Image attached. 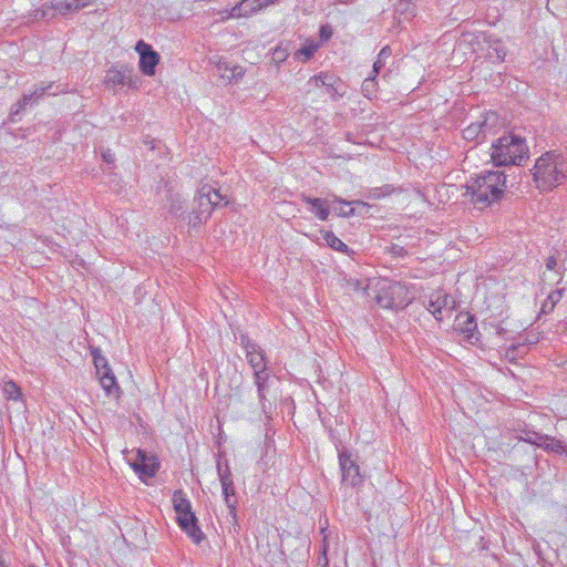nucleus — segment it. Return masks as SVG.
I'll return each mask as SVG.
<instances>
[{
    "label": "nucleus",
    "mask_w": 567,
    "mask_h": 567,
    "mask_svg": "<svg viewBox=\"0 0 567 567\" xmlns=\"http://www.w3.org/2000/svg\"><path fill=\"white\" fill-rule=\"evenodd\" d=\"M533 176L538 189L551 190L567 179V162L561 154L547 152L536 161Z\"/></svg>",
    "instance_id": "f257e3e1"
},
{
    "label": "nucleus",
    "mask_w": 567,
    "mask_h": 567,
    "mask_svg": "<svg viewBox=\"0 0 567 567\" xmlns=\"http://www.w3.org/2000/svg\"><path fill=\"white\" fill-rule=\"evenodd\" d=\"M172 502L177 514L176 520L178 526L195 544H199L205 538V535L198 526V519L192 511L189 499L182 489H177L173 494Z\"/></svg>",
    "instance_id": "f03ea898"
},
{
    "label": "nucleus",
    "mask_w": 567,
    "mask_h": 567,
    "mask_svg": "<svg viewBox=\"0 0 567 567\" xmlns=\"http://www.w3.org/2000/svg\"><path fill=\"white\" fill-rule=\"evenodd\" d=\"M412 298L404 285L398 281L380 279L375 284V301L384 309H403Z\"/></svg>",
    "instance_id": "7ed1b4c3"
},
{
    "label": "nucleus",
    "mask_w": 567,
    "mask_h": 567,
    "mask_svg": "<svg viewBox=\"0 0 567 567\" xmlns=\"http://www.w3.org/2000/svg\"><path fill=\"white\" fill-rule=\"evenodd\" d=\"M528 147L525 140L508 132L498 137V166L522 165L528 158Z\"/></svg>",
    "instance_id": "20e7f679"
},
{
    "label": "nucleus",
    "mask_w": 567,
    "mask_h": 567,
    "mask_svg": "<svg viewBox=\"0 0 567 567\" xmlns=\"http://www.w3.org/2000/svg\"><path fill=\"white\" fill-rule=\"evenodd\" d=\"M494 174L480 176L466 185L464 196H471L473 204L480 208L488 206L496 199V184L492 182Z\"/></svg>",
    "instance_id": "39448f33"
},
{
    "label": "nucleus",
    "mask_w": 567,
    "mask_h": 567,
    "mask_svg": "<svg viewBox=\"0 0 567 567\" xmlns=\"http://www.w3.org/2000/svg\"><path fill=\"white\" fill-rule=\"evenodd\" d=\"M93 357L94 367L99 377L101 386L107 396L118 399L122 394L121 388L117 384L116 378L110 368L107 360L102 355L99 349L91 351Z\"/></svg>",
    "instance_id": "423d86ee"
},
{
    "label": "nucleus",
    "mask_w": 567,
    "mask_h": 567,
    "mask_svg": "<svg viewBox=\"0 0 567 567\" xmlns=\"http://www.w3.org/2000/svg\"><path fill=\"white\" fill-rule=\"evenodd\" d=\"M105 84L107 87L128 86L137 90L141 85V79L132 65L115 63L106 71Z\"/></svg>",
    "instance_id": "0eeeda50"
},
{
    "label": "nucleus",
    "mask_w": 567,
    "mask_h": 567,
    "mask_svg": "<svg viewBox=\"0 0 567 567\" xmlns=\"http://www.w3.org/2000/svg\"><path fill=\"white\" fill-rule=\"evenodd\" d=\"M338 457L342 473V482L351 485L352 487L360 485L363 482V477L360 473L359 465L352 457V454L347 449H342L339 451Z\"/></svg>",
    "instance_id": "6e6552de"
},
{
    "label": "nucleus",
    "mask_w": 567,
    "mask_h": 567,
    "mask_svg": "<svg viewBox=\"0 0 567 567\" xmlns=\"http://www.w3.org/2000/svg\"><path fill=\"white\" fill-rule=\"evenodd\" d=\"M135 51L140 55V71L146 76H153L156 72V66L161 61V55L158 52H156L152 45L143 40L137 41Z\"/></svg>",
    "instance_id": "1a4fd4ad"
},
{
    "label": "nucleus",
    "mask_w": 567,
    "mask_h": 567,
    "mask_svg": "<svg viewBox=\"0 0 567 567\" xmlns=\"http://www.w3.org/2000/svg\"><path fill=\"white\" fill-rule=\"evenodd\" d=\"M495 114L492 113L488 116H485L483 121L472 123L467 127H465L462 132L463 138L466 141H474L476 143L483 142L488 134H495Z\"/></svg>",
    "instance_id": "9d476101"
},
{
    "label": "nucleus",
    "mask_w": 567,
    "mask_h": 567,
    "mask_svg": "<svg viewBox=\"0 0 567 567\" xmlns=\"http://www.w3.org/2000/svg\"><path fill=\"white\" fill-rule=\"evenodd\" d=\"M241 344L245 348L246 359L254 371V375L268 372L267 357L260 346L249 339H243Z\"/></svg>",
    "instance_id": "9b49d317"
},
{
    "label": "nucleus",
    "mask_w": 567,
    "mask_h": 567,
    "mask_svg": "<svg viewBox=\"0 0 567 567\" xmlns=\"http://www.w3.org/2000/svg\"><path fill=\"white\" fill-rule=\"evenodd\" d=\"M454 329L463 333L466 340L474 344L478 340L477 323L474 315L460 312L454 320Z\"/></svg>",
    "instance_id": "f8f14e48"
},
{
    "label": "nucleus",
    "mask_w": 567,
    "mask_h": 567,
    "mask_svg": "<svg viewBox=\"0 0 567 567\" xmlns=\"http://www.w3.org/2000/svg\"><path fill=\"white\" fill-rule=\"evenodd\" d=\"M426 308L436 320H441L442 310L452 311L455 308V300L445 291L436 290L431 293Z\"/></svg>",
    "instance_id": "ddd939ff"
},
{
    "label": "nucleus",
    "mask_w": 567,
    "mask_h": 567,
    "mask_svg": "<svg viewBox=\"0 0 567 567\" xmlns=\"http://www.w3.org/2000/svg\"><path fill=\"white\" fill-rule=\"evenodd\" d=\"M132 467L135 472L147 477H153L158 468L154 457L148 456L144 451L137 450L136 458L132 463Z\"/></svg>",
    "instance_id": "4468645a"
},
{
    "label": "nucleus",
    "mask_w": 567,
    "mask_h": 567,
    "mask_svg": "<svg viewBox=\"0 0 567 567\" xmlns=\"http://www.w3.org/2000/svg\"><path fill=\"white\" fill-rule=\"evenodd\" d=\"M53 87V82L48 85H40L34 89L33 92L24 94L23 97L13 106L16 107L12 113H19L23 111L28 105L38 103L49 91Z\"/></svg>",
    "instance_id": "2eb2a0df"
},
{
    "label": "nucleus",
    "mask_w": 567,
    "mask_h": 567,
    "mask_svg": "<svg viewBox=\"0 0 567 567\" xmlns=\"http://www.w3.org/2000/svg\"><path fill=\"white\" fill-rule=\"evenodd\" d=\"M264 9L258 0H241L229 11L228 18L248 17Z\"/></svg>",
    "instance_id": "dca6fc26"
},
{
    "label": "nucleus",
    "mask_w": 567,
    "mask_h": 567,
    "mask_svg": "<svg viewBox=\"0 0 567 567\" xmlns=\"http://www.w3.org/2000/svg\"><path fill=\"white\" fill-rule=\"evenodd\" d=\"M213 193V186L210 185H203L197 194V197L195 198V203L197 204V209H199V215H203L204 217H209L212 214V210L214 209L210 200V195Z\"/></svg>",
    "instance_id": "f3484780"
},
{
    "label": "nucleus",
    "mask_w": 567,
    "mask_h": 567,
    "mask_svg": "<svg viewBox=\"0 0 567 567\" xmlns=\"http://www.w3.org/2000/svg\"><path fill=\"white\" fill-rule=\"evenodd\" d=\"M302 202L311 206V210L316 214V216L324 221L329 218L330 207L328 205V200L323 198H313L307 195L301 196Z\"/></svg>",
    "instance_id": "a211bd4d"
},
{
    "label": "nucleus",
    "mask_w": 567,
    "mask_h": 567,
    "mask_svg": "<svg viewBox=\"0 0 567 567\" xmlns=\"http://www.w3.org/2000/svg\"><path fill=\"white\" fill-rule=\"evenodd\" d=\"M217 71L219 72L223 79H226L228 82H237L244 76V68L235 64L229 65L226 61H219L217 63Z\"/></svg>",
    "instance_id": "6ab92c4d"
},
{
    "label": "nucleus",
    "mask_w": 567,
    "mask_h": 567,
    "mask_svg": "<svg viewBox=\"0 0 567 567\" xmlns=\"http://www.w3.org/2000/svg\"><path fill=\"white\" fill-rule=\"evenodd\" d=\"M269 378H270V373L269 372H264V373H259V374H255L254 375V383H255V385L257 388L259 403H260V406H261L264 412H266V410H267L266 393L268 391V380H269Z\"/></svg>",
    "instance_id": "aec40b11"
},
{
    "label": "nucleus",
    "mask_w": 567,
    "mask_h": 567,
    "mask_svg": "<svg viewBox=\"0 0 567 567\" xmlns=\"http://www.w3.org/2000/svg\"><path fill=\"white\" fill-rule=\"evenodd\" d=\"M564 292V289H556L551 291L542 303L538 317L551 313L557 303L563 299Z\"/></svg>",
    "instance_id": "412c9836"
},
{
    "label": "nucleus",
    "mask_w": 567,
    "mask_h": 567,
    "mask_svg": "<svg viewBox=\"0 0 567 567\" xmlns=\"http://www.w3.org/2000/svg\"><path fill=\"white\" fill-rule=\"evenodd\" d=\"M85 6L86 3L80 0H55L53 2V9L60 14L78 11Z\"/></svg>",
    "instance_id": "4be33fe9"
},
{
    "label": "nucleus",
    "mask_w": 567,
    "mask_h": 567,
    "mask_svg": "<svg viewBox=\"0 0 567 567\" xmlns=\"http://www.w3.org/2000/svg\"><path fill=\"white\" fill-rule=\"evenodd\" d=\"M221 488H223V495L225 503L229 509V514L233 516V518H236V501H233L231 497L235 496V487L234 482H223Z\"/></svg>",
    "instance_id": "5701e85b"
},
{
    "label": "nucleus",
    "mask_w": 567,
    "mask_h": 567,
    "mask_svg": "<svg viewBox=\"0 0 567 567\" xmlns=\"http://www.w3.org/2000/svg\"><path fill=\"white\" fill-rule=\"evenodd\" d=\"M333 204H339L340 206H333V210L338 216L342 217H350L354 215V208H350L348 210L344 209V206H349L351 204L367 206L364 202L361 200H353V202H347L340 197H334Z\"/></svg>",
    "instance_id": "b1692460"
},
{
    "label": "nucleus",
    "mask_w": 567,
    "mask_h": 567,
    "mask_svg": "<svg viewBox=\"0 0 567 567\" xmlns=\"http://www.w3.org/2000/svg\"><path fill=\"white\" fill-rule=\"evenodd\" d=\"M323 239L330 248L341 251V252H344V254L350 252L349 247L340 238H338L332 231H326L323 235Z\"/></svg>",
    "instance_id": "393cba45"
},
{
    "label": "nucleus",
    "mask_w": 567,
    "mask_h": 567,
    "mask_svg": "<svg viewBox=\"0 0 567 567\" xmlns=\"http://www.w3.org/2000/svg\"><path fill=\"white\" fill-rule=\"evenodd\" d=\"M391 54L392 51L389 45H385L384 48L381 49L372 68V73L374 74V76H377L380 73V70L385 65V62L391 56Z\"/></svg>",
    "instance_id": "a878e982"
},
{
    "label": "nucleus",
    "mask_w": 567,
    "mask_h": 567,
    "mask_svg": "<svg viewBox=\"0 0 567 567\" xmlns=\"http://www.w3.org/2000/svg\"><path fill=\"white\" fill-rule=\"evenodd\" d=\"M330 85L331 86H327L324 90H326V93L329 94L333 100H337L344 95L346 91H344L343 84L339 78L334 76L331 80Z\"/></svg>",
    "instance_id": "bb28decb"
},
{
    "label": "nucleus",
    "mask_w": 567,
    "mask_h": 567,
    "mask_svg": "<svg viewBox=\"0 0 567 567\" xmlns=\"http://www.w3.org/2000/svg\"><path fill=\"white\" fill-rule=\"evenodd\" d=\"M317 50H318V44L311 42V43L298 49L295 52V58L306 62L315 55Z\"/></svg>",
    "instance_id": "cd10ccee"
},
{
    "label": "nucleus",
    "mask_w": 567,
    "mask_h": 567,
    "mask_svg": "<svg viewBox=\"0 0 567 567\" xmlns=\"http://www.w3.org/2000/svg\"><path fill=\"white\" fill-rule=\"evenodd\" d=\"M334 78L333 74L321 72L311 76L308 81L309 84H312L316 87H327L331 86L330 82Z\"/></svg>",
    "instance_id": "c85d7f7f"
},
{
    "label": "nucleus",
    "mask_w": 567,
    "mask_h": 567,
    "mask_svg": "<svg viewBox=\"0 0 567 567\" xmlns=\"http://www.w3.org/2000/svg\"><path fill=\"white\" fill-rule=\"evenodd\" d=\"M348 292L350 291H367L368 285H364L361 280L355 278H343L341 285Z\"/></svg>",
    "instance_id": "c756f323"
},
{
    "label": "nucleus",
    "mask_w": 567,
    "mask_h": 567,
    "mask_svg": "<svg viewBox=\"0 0 567 567\" xmlns=\"http://www.w3.org/2000/svg\"><path fill=\"white\" fill-rule=\"evenodd\" d=\"M539 440L542 441L538 443V445L545 446L546 450L556 452V453H563L564 452V445L560 441L555 440L549 436H540Z\"/></svg>",
    "instance_id": "7c9ffc66"
},
{
    "label": "nucleus",
    "mask_w": 567,
    "mask_h": 567,
    "mask_svg": "<svg viewBox=\"0 0 567 567\" xmlns=\"http://www.w3.org/2000/svg\"><path fill=\"white\" fill-rule=\"evenodd\" d=\"M3 393L8 400L17 401L21 398V389L13 381H7L4 383Z\"/></svg>",
    "instance_id": "2f4dec72"
},
{
    "label": "nucleus",
    "mask_w": 567,
    "mask_h": 567,
    "mask_svg": "<svg viewBox=\"0 0 567 567\" xmlns=\"http://www.w3.org/2000/svg\"><path fill=\"white\" fill-rule=\"evenodd\" d=\"M393 192H394L393 186L386 184L381 187L372 188L368 195V198L373 199V200L381 199L383 197L391 195Z\"/></svg>",
    "instance_id": "473e14b6"
},
{
    "label": "nucleus",
    "mask_w": 567,
    "mask_h": 567,
    "mask_svg": "<svg viewBox=\"0 0 567 567\" xmlns=\"http://www.w3.org/2000/svg\"><path fill=\"white\" fill-rule=\"evenodd\" d=\"M377 92V82H375V76H370V78H367L363 83H362V93L364 96H367L368 99H372V96L375 94Z\"/></svg>",
    "instance_id": "72a5a7b5"
},
{
    "label": "nucleus",
    "mask_w": 567,
    "mask_h": 567,
    "mask_svg": "<svg viewBox=\"0 0 567 567\" xmlns=\"http://www.w3.org/2000/svg\"><path fill=\"white\" fill-rule=\"evenodd\" d=\"M56 11L53 9V3L51 6L43 4V7L39 10H35L33 13L34 20L40 19H51L55 16Z\"/></svg>",
    "instance_id": "f704fd0d"
},
{
    "label": "nucleus",
    "mask_w": 567,
    "mask_h": 567,
    "mask_svg": "<svg viewBox=\"0 0 567 567\" xmlns=\"http://www.w3.org/2000/svg\"><path fill=\"white\" fill-rule=\"evenodd\" d=\"M188 225L192 227L199 226L203 221H206L208 217H204L203 215H199V209L194 208L192 213L187 216Z\"/></svg>",
    "instance_id": "c9c22d12"
},
{
    "label": "nucleus",
    "mask_w": 567,
    "mask_h": 567,
    "mask_svg": "<svg viewBox=\"0 0 567 567\" xmlns=\"http://www.w3.org/2000/svg\"><path fill=\"white\" fill-rule=\"evenodd\" d=\"M217 471L220 483L233 481L231 472L227 463L225 465L218 464Z\"/></svg>",
    "instance_id": "e433bc0d"
},
{
    "label": "nucleus",
    "mask_w": 567,
    "mask_h": 567,
    "mask_svg": "<svg viewBox=\"0 0 567 567\" xmlns=\"http://www.w3.org/2000/svg\"><path fill=\"white\" fill-rule=\"evenodd\" d=\"M288 55H289V52L286 48L277 47L272 52V60L277 63H281V62L286 61Z\"/></svg>",
    "instance_id": "4c0bfd02"
},
{
    "label": "nucleus",
    "mask_w": 567,
    "mask_h": 567,
    "mask_svg": "<svg viewBox=\"0 0 567 567\" xmlns=\"http://www.w3.org/2000/svg\"><path fill=\"white\" fill-rule=\"evenodd\" d=\"M224 196L213 187V193L210 195V200H212V205L213 207H218L220 205H223V200H224ZM228 202H225L224 205H227Z\"/></svg>",
    "instance_id": "58836bf2"
},
{
    "label": "nucleus",
    "mask_w": 567,
    "mask_h": 567,
    "mask_svg": "<svg viewBox=\"0 0 567 567\" xmlns=\"http://www.w3.org/2000/svg\"><path fill=\"white\" fill-rule=\"evenodd\" d=\"M169 213L175 216H179L181 214H183L184 213L183 202H181L179 199L172 200V203L169 205Z\"/></svg>",
    "instance_id": "ea45409f"
},
{
    "label": "nucleus",
    "mask_w": 567,
    "mask_h": 567,
    "mask_svg": "<svg viewBox=\"0 0 567 567\" xmlns=\"http://www.w3.org/2000/svg\"><path fill=\"white\" fill-rule=\"evenodd\" d=\"M329 566V559L327 557V546L324 545L321 550V555L318 558V567H328Z\"/></svg>",
    "instance_id": "a19ab883"
},
{
    "label": "nucleus",
    "mask_w": 567,
    "mask_h": 567,
    "mask_svg": "<svg viewBox=\"0 0 567 567\" xmlns=\"http://www.w3.org/2000/svg\"><path fill=\"white\" fill-rule=\"evenodd\" d=\"M102 158L105 163L113 164L115 162V154L107 148L102 152Z\"/></svg>",
    "instance_id": "79ce46f5"
},
{
    "label": "nucleus",
    "mask_w": 567,
    "mask_h": 567,
    "mask_svg": "<svg viewBox=\"0 0 567 567\" xmlns=\"http://www.w3.org/2000/svg\"><path fill=\"white\" fill-rule=\"evenodd\" d=\"M556 266H557L556 257H554V256L548 257L546 260V268L548 270H554L556 268Z\"/></svg>",
    "instance_id": "37998d69"
},
{
    "label": "nucleus",
    "mask_w": 567,
    "mask_h": 567,
    "mask_svg": "<svg viewBox=\"0 0 567 567\" xmlns=\"http://www.w3.org/2000/svg\"><path fill=\"white\" fill-rule=\"evenodd\" d=\"M332 32L328 27H321L320 37L324 40H328L331 37Z\"/></svg>",
    "instance_id": "c03bdc74"
},
{
    "label": "nucleus",
    "mask_w": 567,
    "mask_h": 567,
    "mask_svg": "<svg viewBox=\"0 0 567 567\" xmlns=\"http://www.w3.org/2000/svg\"><path fill=\"white\" fill-rule=\"evenodd\" d=\"M491 159L493 163H496V141L491 143Z\"/></svg>",
    "instance_id": "a18cd8bd"
},
{
    "label": "nucleus",
    "mask_w": 567,
    "mask_h": 567,
    "mask_svg": "<svg viewBox=\"0 0 567 567\" xmlns=\"http://www.w3.org/2000/svg\"><path fill=\"white\" fill-rule=\"evenodd\" d=\"M505 179L506 177L503 176V173L498 172V177H497V181H498V186L502 184L503 186H505Z\"/></svg>",
    "instance_id": "49530a36"
},
{
    "label": "nucleus",
    "mask_w": 567,
    "mask_h": 567,
    "mask_svg": "<svg viewBox=\"0 0 567 567\" xmlns=\"http://www.w3.org/2000/svg\"><path fill=\"white\" fill-rule=\"evenodd\" d=\"M504 331H505V329L498 326V330H497L498 336L502 334Z\"/></svg>",
    "instance_id": "de8ad7c7"
},
{
    "label": "nucleus",
    "mask_w": 567,
    "mask_h": 567,
    "mask_svg": "<svg viewBox=\"0 0 567 567\" xmlns=\"http://www.w3.org/2000/svg\"><path fill=\"white\" fill-rule=\"evenodd\" d=\"M0 567H6V564L2 559H0Z\"/></svg>",
    "instance_id": "09e8293b"
},
{
    "label": "nucleus",
    "mask_w": 567,
    "mask_h": 567,
    "mask_svg": "<svg viewBox=\"0 0 567 567\" xmlns=\"http://www.w3.org/2000/svg\"><path fill=\"white\" fill-rule=\"evenodd\" d=\"M497 194H498V197L501 196L502 194V189L498 187V190H497Z\"/></svg>",
    "instance_id": "8fccbe9b"
},
{
    "label": "nucleus",
    "mask_w": 567,
    "mask_h": 567,
    "mask_svg": "<svg viewBox=\"0 0 567 567\" xmlns=\"http://www.w3.org/2000/svg\"><path fill=\"white\" fill-rule=\"evenodd\" d=\"M497 58L501 59L502 55H501V50L498 49V54H497Z\"/></svg>",
    "instance_id": "3c124183"
},
{
    "label": "nucleus",
    "mask_w": 567,
    "mask_h": 567,
    "mask_svg": "<svg viewBox=\"0 0 567 567\" xmlns=\"http://www.w3.org/2000/svg\"><path fill=\"white\" fill-rule=\"evenodd\" d=\"M566 330H567V322H566Z\"/></svg>",
    "instance_id": "603ef678"
}]
</instances>
